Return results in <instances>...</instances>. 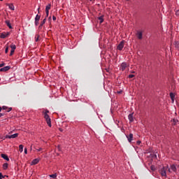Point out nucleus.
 Here are the masks:
<instances>
[{"instance_id": "f257e3e1", "label": "nucleus", "mask_w": 179, "mask_h": 179, "mask_svg": "<svg viewBox=\"0 0 179 179\" xmlns=\"http://www.w3.org/2000/svg\"><path fill=\"white\" fill-rule=\"evenodd\" d=\"M49 113H50V110H48L47 109H43L42 110V115H43V118L45 119L48 127H50V128H51V127H52V125L51 124V117H50V115H48Z\"/></svg>"}, {"instance_id": "f03ea898", "label": "nucleus", "mask_w": 179, "mask_h": 179, "mask_svg": "<svg viewBox=\"0 0 179 179\" xmlns=\"http://www.w3.org/2000/svg\"><path fill=\"white\" fill-rule=\"evenodd\" d=\"M169 168V166L167 167H163L162 169H161V170L159 171V173L161 174V176L162 177H167V173H166V170H167V169Z\"/></svg>"}, {"instance_id": "7ed1b4c3", "label": "nucleus", "mask_w": 179, "mask_h": 179, "mask_svg": "<svg viewBox=\"0 0 179 179\" xmlns=\"http://www.w3.org/2000/svg\"><path fill=\"white\" fill-rule=\"evenodd\" d=\"M19 136V134L16 133L12 135H6V139H15V138H17Z\"/></svg>"}, {"instance_id": "20e7f679", "label": "nucleus", "mask_w": 179, "mask_h": 179, "mask_svg": "<svg viewBox=\"0 0 179 179\" xmlns=\"http://www.w3.org/2000/svg\"><path fill=\"white\" fill-rule=\"evenodd\" d=\"M50 9H51V3H49L45 7L46 17H48V15H50Z\"/></svg>"}, {"instance_id": "39448f33", "label": "nucleus", "mask_w": 179, "mask_h": 179, "mask_svg": "<svg viewBox=\"0 0 179 179\" xmlns=\"http://www.w3.org/2000/svg\"><path fill=\"white\" fill-rule=\"evenodd\" d=\"M10 33L9 32H3L0 35V38H6V37H8Z\"/></svg>"}, {"instance_id": "423d86ee", "label": "nucleus", "mask_w": 179, "mask_h": 179, "mask_svg": "<svg viewBox=\"0 0 179 179\" xmlns=\"http://www.w3.org/2000/svg\"><path fill=\"white\" fill-rule=\"evenodd\" d=\"M122 48H124V41H122L117 47V50L119 51H122Z\"/></svg>"}, {"instance_id": "0eeeda50", "label": "nucleus", "mask_w": 179, "mask_h": 179, "mask_svg": "<svg viewBox=\"0 0 179 179\" xmlns=\"http://www.w3.org/2000/svg\"><path fill=\"white\" fill-rule=\"evenodd\" d=\"M127 66H128V64H127V63L125 62L122 63L120 66V71H125Z\"/></svg>"}, {"instance_id": "6e6552de", "label": "nucleus", "mask_w": 179, "mask_h": 179, "mask_svg": "<svg viewBox=\"0 0 179 179\" xmlns=\"http://www.w3.org/2000/svg\"><path fill=\"white\" fill-rule=\"evenodd\" d=\"M40 162V159L38 158H36V159H34V160H32V162H31V166H34L36 164H38Z\"/></svg>"}, {"instance_id": "1a4fd4ad", "label": "nucleus", "mask_w": 179, "mask_h": 179, "mask_svg": "<svg viewBox=\"0 0 179 179\" xmlns=\"http://www.w3.org/2000/svg\"><path fill=\"white\" fill-rule=\"evenodd\" d=\"M127 138V140L129 143H131L133 139H134V134H130L129 136H126Z\"/></svg>"}, {"instance_id": "9d476101", "label": "nucleus", "mask_w": 179, "mask_h": 179, "mask_svg": "<svg viewBox=\"0 0 179 179\" xmlns=\"http://www.w3.org/2000/svg\"><path fill=\"white\" fill-rule=\"evenodd\" d=\"M9 69H10L9 66H4L0 69V72H6L7 71H9Z\"/></svg>"}, {"instance_id": "9b49d317", "label": "nucleus", "mask_w": 179, "mask_h": 179, "mask_svg": "<svg viewBox=\"0 0 179 179\" xmlns=\"http://www.w3.org/2000/svg\"><path fill=\"white\" fill-rule=\"evenodd\" d=\"M128 118H129V122H134V113H130L128 115Z\"/></svg>"}, {"instance_id": "f8f14e48", "label": "nucleus", "mask_w": 179, "mask_h": 179, "mask_svg": "<svg viewBox=\"0 0 179 179\" xmlns=\"http://www.w3.org/2000/svg\"><path fill=\"white\" fill-rule=\"evenodd\" d=\"M6 5L10 10H15V6H13V3H7Z\"/></svg>"}, {"instance_id": "ddd939ff", "label": "nucleus", "mask_w": 179, "mask_h": 179, "mask_svg": "<svg viewBox=\"0 0 179 179\" xmlns=\"http://www.w3.org/2000/svg\"><path fill=\"white\" fill-rule=\"evenodd\" d=\"M98 19L99 20L100 24H101V23H103V22H104V15H101V16L99 17Z\"/></svg>"}, {"instance_id": "4468645a", "label": "nucleus", "mask_w": 179, "mask_h": 179, "mask_svg": "<svg viewBox=\"0 0 179 179\" xmlns=\"http://www.w3.org/2000/svg\"><path fill=\"white\" fill-rule=\"evenodd\" d=\"M1 157L3 159H4V160H6L7 162H9V157H8V155H6L5 154H1Z\"/></svg>"}, {"instance_id": "2eb2a0df", "label": "nucleus", "mask_w": 179, "mask_h": 179, "mask_svg": "<svg viewBox=\"0 0 179 179\" xmlns=\"http://www.w3.org/2000/svg\"><path fill=\"white\" fill-rule=\"evenodd\" d=\"M170 97L171 99L172 103H174V99L176 97V95H174V94L173 92H171L170 93Z\"/></svg>"}, {"instance_id": "dca6fc26", "label": "nucleus", "mask_w": 179, "mask_h": 179, "mask_svg": "<svg viewBox=\"0 0 179 179\" xmlns=\"http://www.w3.org/2000/svg\"><path fill=\"white\" fill-rule=\"evenodd\" d=\"M2 109L3 110H6L7 113H9L10 111H12V108H8V106H3Z\"/></svg>"}, {"instance_id": "f3484780", "label": "nucleus", "mask_w": 179, "mask_h": 179, "mask_svg": "<svg viewBox=\"0 0 179 179\" xmlns=\"http://www.w3.org/2000/svg\"><path fill=\"white\" fill-rule=\"evenodd\" d=\"M137 37L138 40H142V32L141 31H138L137 33Z\"/></svg>"}, {"instance_id": "a211bd4d", "label": "nucleus", "mask_w": 179, "mask_h": 179, "mask_svg": "<svg viewBox=\"0 0 179 179\" xmlns=\"http://www.w3.org/2000/svg\"><path fill=\"white\" fill-rule=\"evenodd\" d=\"M171 170H172V171H177V167L176 166V165L173 164L171 166Z\"/></svg>"}, {"instance_id": "6ab92c4d", "label": "nucleus", "mask_w": 179, "mask_h": 179, "mask_svg": "<svg viewBox=\"0 0 179 179\" xmlns=\"http://www.w3.org/2000/svg\"><path fill=\"white\" fill-rule=\"evenodd\" d=\"M47 21V18H45L41 22V24L39 26V27H43V25H44L45 24V22Z\"/></svg>"}, {"instance_id": "aec40b11", "label": "nucleus", "mask_w": 179, "mask_h": 179, "mask_svg": "<svg viewBox=\"0 0 179 179\" xmlns=\"http://www.w3.org/2000/svg\"><path fill=\"white\" fill-rule=\"evenodd\" d=\"M6 24L8 26V27H9V29H12V25L10 24V22H9L8 20H6Z\"/></svg>"}, {"instance_id": "412c9836", "label": "nucleus", "mask_w": 179, "mask_h": 179, "mask_svg": "<svg viewBox=\"0 0 179 179\" xmlns=\"http://www.w3.org/2000/svg\"><path fill=\"white\" fill-rule=\"evenodd\" d=\"M41 16L36 15V17H35V21H38L40 22V19H41Z\"/></svg>"}, {"instance_id": "4be33fe9", "label": "nucleus", "mask_w": 179, "mask_h": 179, "mask_svg": "<svg viewBox=\"0 0 179 179\" xmlns=\"http://www.w3.org/2000/svg\"><path fill=\"white\" fill-rule=\"evenodd\" d=\"M8 163L3 164V170H7V169H8Z\"/></svg>"}, {"instance_id": "5701e85b", "label": "nucleus", "mask_w": 179, "mask_h": 179, "mask_svg": "<svg viewBox=\"0 0 179 179\" xmlns=\"http://www.w3.org/2000/svg\"><path fill=\"white\" fill-rule=\"evenodd\" d=\"M10 47L11 50H13L14 51H15V50H16V45H15V44H11Z\"/></svg>"}, {"instance_id": "b1692460", "label": "nucleus", "mask_w": 179, "mask_h": 179, "mask_svg": "<svg viewBox=\"0 0 179 179\" xmlns=\"http://www.w3.org/2000/svg\"><path fill=\"white\" fill-rule=\"evenodd\" d=\"M23 148H24L23 145H19V150H20V153H22L23 152Z\"/></svg>"}, {"instance_id": "393cba45", "label": "nucleus", "mask_w": 179, "mask_h": 179, "mask_svg": "<svg viewBox=\"0 0 179 179\" xmlns=\"http://www.w3.org/2000/svg\"><path fill=\"white\" fill-rule=\"evenodd\" d=\"M50 178H57V173L50 175Z\"/></svg>"}, {"instance_id": "a878e982", "label": "nucleus", "mask_w": 179, "mask_h": 179, "mask_svg": "<svg viewBox=\"0 0 179 179\" xmlns=\"http://www.w3.org/2000/svg\"><path fill=\"white\" fill-rule=\"evenodd\" d=\"M132 78H135V75H134V74L129 75V79H132Z\"/></svg>"}, {"instance_id": "bb28decb", "label": "nucleus", "mask_w": 179, "mask_h": 179, "mask_svg": "<svg viewBox=\"0 0 179 179\" xmlns=\"http://www.w3.org/2000/svg\"><path fill=\"white\" fill-rule=\"evenodd\" d=\"M13 54H15V50H11L10 53V57H12V55H13Z\"/></svg>"}, {"instance_id": "cd10ccee", "label": "nucleus", "mask_w": 179, "mask_h": 179, "mask_svg": "<svg viewBox=\"0 0 179 179\" xmlns=\"http://www.w3.org/2000/svg\"><path fill=\"white\" fill-rule=\"evenodd\" d=\"M5 178V176L2 175V173H0V179Z\"/></svg>"}, {"instance_id": "c85d7f7f", "label": "nucleus", "mask_w": 179, "mask_h": 179, "mask_svg": "<svg viewBox=\"0 0 179 179\" xmlns=\"http://www.w3.org/2000/svg\"><path fill=\"white\" fill-rule=\"evenodd\" d=\"M2 66H5V63L0 64V68H2Z\"/></svg>"}, {"instance_id": "c756f323", "label": "nucleus", "mask_w": 179, "mask_h": 179, "mask_svg": "<svg viewBox=\"0 0 179 179\" xmlns=\"http://www.w3.org/2000/svg\"><path fill=\"white\" fill-rule=\"evenodd\" d=\"M52 20H57V17H55V15L52 16Z\"/></svg>"}, {"instance_id": "7c9ffc66", "label": "nucleus", "mask_w": 179, "mask_h": 179, "mask_svg": "<svg viewBox=\"0 0 179 179\" xmlns=\"http://www.w3.org/2000/svg\"><path fill=\"white\" fill-rule=\"evenodd\" d=\"M37 152H41V150H43V149L41 148H40L39 149H36Z\"/></svg>"}, {"instance_id": "2f4dec72", "label": "nucleus", "mask_w": 179, "mask_h": 179, "mask_svg": "<svg viewBox=\"0 0 179 179\" xmlns=\"http://www.w3.org/2000/svg\"><path fill=\"white\" fill-rule=\"evenodd\" d=\"M24 154L27 155V148H24Z\"/></svg>"}, {"instance_id": "473e14b6", "label": "nucleus", "mask_w": 179, "mask_h": 179, "mask_svg": "<svg viewBox=\"0 0 179 179\" xmlns=\"http://www.w3.org/2000/svg\"><path fill=\"white\" fill-rule=\"evenodd\" d=\"M8 47H7V48H6V50H5L6 54H8Z\"/></svg>"}, {"instance_id": "72a5a7b5", "label": "nucleus", "mask_w": 179, "mask_h": 179, "mask_svg": "<svg viewBox=\"0 0 179 179\" xmlns=\"http://www.w3.org/2000/svg\"><path fill=\"white\" fill-rule=\"evenodd\" d=\"M38 21H35V24L36 25V26H38Z\"/></svg>"}, {"instance_id": "f704fd0d", "label": "nucleus", "mask_w": 179, "mask_h": 179, "mask_svg": "<svg viewBox=\"0 0 179 179\" xmlns=\"http://www.w3.org/2000/svg\"><path fill=\"white\" fill-rule=\"evenodd\" d=\"M2 111V108L0 107V112ZM2 113H0V117H2Z\"/></svg>"}, {"instance_id": "c9c22d12", "label": "nucleus", "mask_w": 179, "mask_h": 179, "mask_svg": "<svg viewBox=\"0 0 179 179\" xmlns=\"http://www.w3.org/2000/svg\"><path fill=\"white\" fill-rule=\"evenodd\" d=\"M151 170H152L153 171H155V166H151Z\"/></svg>"}, {"instance_id": "e433bc0d", "label": "nucleus", "mask_w": 179, "mask_h": 179, "mask_svg": "<svg viewBox=\"0 0 179 179\" xmlns=\"http://www.w3.org/2000/svg\"><path fill=\"white\" fill-rule=\"evenodd\" d=\"M176 15L179 16V10H176Z\"/></svg>"}, {"instance_id": "4c0bfd02", "label": "nucleus", "mask_w": 179, "mask_h": 179, "mask_svg": "<svg viewBox=\"0 0 179 179\" xmlns=\"http://www.w3.org/2000/svg\"><path fill=\"white\" fill-rule=\"evenodd\" d=\"M57 149H58L59 150H61V146H60V145H58V146H57Z\"/></svg>"}, {"instance_id": "58836bf2", "label": "nucleus", "mask_w": 179, "mask_h": 179, "mask_svg": "<svg viewBox=\"0 0 179 179\" xmlns=\"http://www.w3.org/2000/svg\"><path fill=\"white\" fill-rule=\"evenodd\" d=\"M121 93H122V91H119V92H117V94H121Z\"/></svg>"}, {"instance_id": "ea45409f", "label": "nucleus", "mask_w": 179, "mask_h": 179, "mask_svg": "<svg viewBox=\"0 0 179 179\" xmlns=\"http://www.w3.org/2000/svg\"><path fill=\"white\" fill-rule=\"evenodd\" d=\"M59 131H60V132H62V131H64V130L62 129V128H59Z\"/></svg>"}, {"instance_id": "a19ab883", "label": "nucleus", "mask_w": 179, "mask_h": 179, "mask_svg": "<svg viewBox=\"0 0 179 179\" xmlns=\"http://www.w3.org/2000/svg\"><path fill=\"white\" fill-rule=\"evenodd\" d=\"M36 41H38V36L36 37Z\"/></svg>"}, {"instance_id": "79ce46f5", "label": "nucleus", "mask_w": 179, "mask_h": 179, "mask_svg": "<svg viewBox=\"0 0 179 179\" xmlns=\"http://www.w3.org/2000/svg\"><path fill=\"white\" fill-rule=\"evenodd\" d=\"M138 145H141V141H137Z\"/></svg>"}, {"instance_id": "37998d69", "label": "nucleus", "mask_w": 179, "mask_h": 179, "mask_svg": "<svg viewBox=\"0 0 179 179\" xmlns=\"http://www.w3.org/2000/svg\"><path fill=\"white\" fill-rule=\"evenodd\" d=\"M38 10H40V8H38Z\"/></svg>"}, {"instance_id": "c03bdc74", "label": "nucleus", "mask_w": 179, "mask_h": 179, "mask_svg": "<svg viewBox=\"0 0 179 179\" xmlns=\"http://www.w3.org/2000/svg\"><path fill=\"white\" fill-rule=\"evenodd\" d=\"M49 19H51V17H50Z\"/></svg>"}, {"instance_id": "a18cd8bd", "label": "nucleus", "mask_w": 179, "mask_h": 179, "mask_svg": "<svg viewBox=\"0 0 179 179\" xmlns=\"http://www.w3.org/2000/svg\"><path fill=\"white\" fill-rule=\"evenodd\" d=\"M0 1H3V0H0Z\"/></svg>"}]
</instances>
